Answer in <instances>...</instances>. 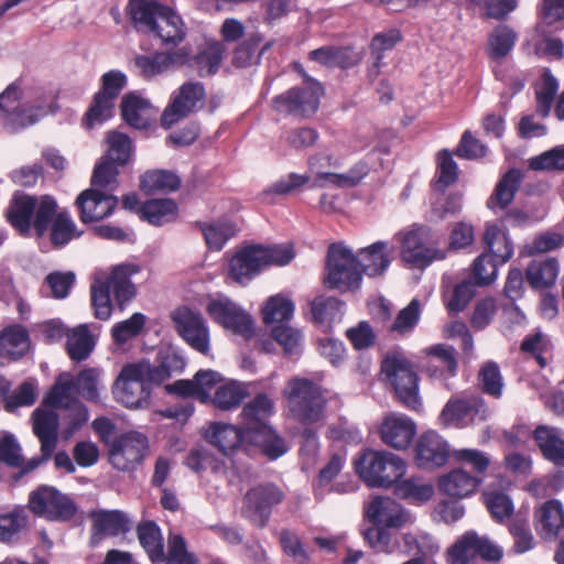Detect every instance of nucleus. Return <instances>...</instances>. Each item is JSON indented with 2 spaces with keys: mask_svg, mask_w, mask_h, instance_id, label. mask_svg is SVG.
<instances>
[{
  "mask_svg": "<svg viewBox=\"0 0 564 564\" xmlns=\"http://www.w3.org/2000/svg\"><path fill=\"white\" fill-rule=\"evenodd\" d=\"M283 397L290 416L302 425H313L324 421L327 397L323 387L306 377H293L288 380Z\"/></svg>",
  "mask_w": 564,
  "mask_h": 564,
  "instance_id": "nucleus-1",
  "label": "nucleus"
},
{
  "mask_svg": "<svg viewBox=\"0 0 564 564\" xmlns=\"http://www.w3.org/2000/svg\"><path fill=\"white\" fill-rule=\"evenodd\" d=\"M56 200L44 195L40 199L28 194L15 195L10 200L6 212L8 223L21 235L30 234L34 228L36 237L41 238L48 230L50 221L56 214Z\"/></svg>",
  "mask_w": 564,
  "mask_h": 564,
  "instance_id": "nucleus-2",
  "label": "nucleus"
},
{
  "mask_svg": "<svg viewBox=\"0 0 564 564\" xmlns=\"http://www.w3.org/2000/svg\"><path fill=\"white\" fill-rule=\"evenodd\" d=\"M359 478L371 488L392 487L406 470L404 460L387 451L366 449L354 460Z\"/></svg>",
  "mask_w": 564,
  "mask_h": 564,
  "instance_id": "nucleus-3",
  "label": "nucleus"
},
{
  "mask_svg": "<svg viewBox=\"0 0 564 564\" xmlns=\"http://www.w3.org/2000/svg\"><path fill=\"white\" fill-rule=\"evenodd\" d=\"M325 271L324 285L328 289L346 292L357 290L361 284L359 259L340 242H334L328 247Z\"/></svg>",
  "mask_w": 564,
  "mask_h": 564,
  "instance_id": "nucleus-4",
  "label": "nucleus"
},
{
  "mask_svg": "<svg viewBox=\"0 0 564 564\" xmlns=\"http://www.w3.org/2000/svg\"><path fill=\"white\" fill-rule=\"evenodd\" d=\"M323 94L322 84L305 75V83L274 96L271 108L281 115L307 119L317 112Z\"/></svg>",
  "mask_w": 564,
  "mask_h": 564,
  "instance_id": "nucleus-5",
  "label": "nucleus"
},
{
  "mask_svg": "<svg viewBox=\"0 0 564 564\" xmlns=\"http://www.w3.org/2000/svg\"><path fill=\"white\" fill-rule=\"evenodd\" d=\"M285 499L284 490L271 481L260 482L249 488L242 497L241 517L258 529H264L273 509Z\"/></svg>",
  "mask_w": 564,
  "mask_h": 564,
  "instance_id": "nucleus-6",
  "label": "nucleus"
},
{
  "mask_svg": "<svg viewBox=\"0 0 564 564\" xmlns=\"http://www.w3.org/2000/svg\"><path fill=\"white\" fill-rule=\"evenodd\" d=\"M381 371L393 387L398 400L410 410L421 406L419 398V376L413 365L401 356H387Z\"/></svg>",
  "mask_w": 564,
  "mask_h": 564,
  "instance_id": "nucleus-7",
  "label": "nucleus"
},
{
  "mask_svg": "<svg viewBox=\"0 0 564 564\" xmlns=\"http://www.w3.org/2000/svg\"><path fill=\"white\" fill-rule=\"evenodd\" d=\"M476 557L485 562L499 563L503 557V550L488 536L469 530L458 536L446 551L448 564H469Z\"/></svg>",
  "mask_w": 564,
  "mask_h": 564,
  "instance_id": "nucleus-8",
  "label": "nucleus"
},
{
  "mask_svg": "<svg viewBox=\"0 0 564 564\" xmlns=\"http://www.w3.org/2000/svg\"><path fill=\"white\" fill-rule=\"evenodd\" d=\"M148 377L139 362L124 365L116 381L117 400L130 409L149 405L151 386L154 383Z\"/></svg>",
  "mask_w": 564,
  "mask_h": 564,
  "instance_id": "nucleus-9",
  "label": "nucleus"
},
{
  "mask_svg": "<svg viewBox=\"0 0 564 564\" xmlns=\"http://www.w3.org/2000/svg\"><path fill=\"white\" fill-rule=\"evenodd\" d=\"M30 510L51 521L66 522L77 513V506L72 498L51 486H41L29 497Z\"/></svg>",
  "mask_w": 564,
  "mask_h": 564,
  "instance_id": "nucleus-10",
  "label": "nucleus"
},
{
  "mask_svg": "<svg viewBox=\"0 0 564 564\" xmlns=\"http://www.w3.org/2000/svg\"><path fill=\"white\" fill-rule=\"evenodd\" d=\"M107 449L113 468L130 471L144 459L149 449V440L143 433L129 431L118 434Z\"/></svg>",
  "mask_w": 564,
  "mask_h": 564,
  "instance_id": "nucleus-11",
  "label": "nucleus"
},
{
  "mask_svg": "<svg viewBox=\"0 0 564 564\" xmlns=\"http://www.w3.org/2000/svg\"><path fill=\"white\" fill-rule=\"evenodd\" d=\"M178 336L194 350L207 356L210 350V335L200 313L187 306H180L171 314Z\"/></svg>",
  "mask_w": 564,
  "mask_h": 564,
  "instance_id": "nucleus-12",
  "label": "nucleus"
},
{
  "mask_svg": "<svg viewBox=\"0 0 564 564\" xmlns=\"http://www.w3.org/2000/svg\"><path fill=\"white\" fill-rule=\"evenodd\" d=\"M431 229L425 226H413L412 229L400 234L401 257L411 268L425 269L434 260H444L446 251L438 248H430L424 245V239Z\"/></svg>",
  "mask_w": 564,
  "mask_h": 564,
  "instance_id": "nucleus-13",
  "label": "nucleus"
},
{
  "mask_svg": "<svg viewBox=\"0 0 564 564\" xmlns=\"http://www.w3.org/2000/svg\"><path fill=\"white\" fill-rule=\"evenodd\" d=\"M119 202V197L112 193L88 187L77 195L74 205L79 221L89 225L111 217L117 210Z\"/></svg>",
  "mask_w": 564,
  "mask_h": 564,
  "instance_id": "nucleus-14",
  "label": "nucleus"
},
{
  "mask_svg": "<svg viewBox=\"0 0 564 564\" xmlns=\"http://www.w3.org/2000/svg\"><path fill=\"white\" fill-rule=\"evenodd\" d=\"M207 313L224 328L250 339L254 335L253 319L239 305L230 300H214L207 304Z\"/></svg>",
  "mask_w": 564,
  "mask_h": 564,
  "instance_id": "nucleus-15",
  "label": "nucleus"
},
{
  "mask_svg": "<svg viewBox=\"0 0 564 564\" xmlns=\"http://www.w3.org/2000/svg\"><path fill=\"white\" fill-rule=\"evenodd\" d=\"M205 97L206 91L202 83H184L164 109L161 116V126L165 129L171 128L181 119L193 113L197 109V104L203 102Z\"/></svg>",
  "mask_w": 564,
  "mask_h": 564,
  "instance_id": "nucleus-16",
  "label": "nucleus"
},
{
  "mask_svg": "<svg viewBox=\"0 0 564 564\" xmlns=\"http://www.w3.org/2000/svg\"><path fill=\"white\" fill-rule=\"evenodd\" d=\"M489 415V408L480 397L466 399H451L441 412L440 419L445 426H460L468 421H485Z\"/></svg>",
  "mask_w": 564,
  "mask_h": 564,
  "instance_id": "nucleus-17",
  "label": "nucleus"
},
{
  "mask_svg": "<svg viewBox=\"0 0 564 564\" xmlns=\"http://www.w3.org/2000/svg\"><path fill=\"white\" fill-rule=\"evenodd\" d=\"M264 270L258 243L238 249L228 261L227 274L232 281L246 285Z\"/></svg>",
  "mask_w": 564,
  "mask_h": 564,
  "instance_id": "nucleus-18",
  "label": "nucleus"
},
{
  "mask_svg": "<svg viewBox=\"0 0 564 564\" xmlns=\"http://www.w3.org/2000/svg\"><path fill=\"white\" fill-rule=\"evenodd\" d=\"M449 456L447 442L436 432H424L415 445V463L424 469L441 467Z\"/></svg>",
  "mask_w": 564,
  "mask_h": 564,
  "instance_id": "nucleus-19",
  "label": "nucleus"
},
{
  "mask_svg": "<svg viewBox=\"0 0 564 564\" xmlns=\"http://www.w3.org/2000/svg\"><path fill=\"white\" fill-rule=\"evenodd\" d=\"M381 441L394 449H406L415 434V423L403 414H390L384 417L379 429Z\"/></svg>",
  "mask_w": 564,
  "mask_h": 564,
  "instance_id": "nucleus-20",
  "label": "nucleus"
},
{
  "mask_svg": "<svg viewBox=\"0 0 564 564\" xmlns=\"http://www.w3.org/2000/svg\"><path fill=\"white\" fill-rule=\"evenodd\" d=\"M139 364L148 373L150 382L158 386L172 376L181 373L186 365L184 357L171 346L158 351L154 365L148 360H141Z\"/></svg>",
  "mask_w": 564,
  "mask_h": 564,
  "instance_id": "nucleus-21",
  "label": "nucleus"
},
{
  "mask_svg": "<svg viewBox=\"0 0 564 564\" xmlns=\"http://www.w3.org/2000/svg\"><path fill=\"white\" fill-rule=\"evenodd\" d=\"M205 438L224 455H229L240 447L248 451L247 431L223 422H214L205 433Z\"/></svg>",
  "mask_w": 564,
  "mask_h": 564,
  "instance_id": "nucleus-22",
  "label": "nucleus"
},
{
  "mask_svg": "<svg viewBox=\"0 0 564 564\" xmlns=\"http://www.w3.org/2000/svg\"><path fill=\"white\" fill-rule=\"evenodd\" d=\"M33 433L41 443V452L52 457L58 441V414L53 410L36 408L32 413Z\"/></svg>",
  "mask_w": 564,
  "mask_h": 564,
  "instance_id": "nucleus-23",
  "label": "nucleus"
},
{
  "mask_svg": "<svg viewBox=\"0 0 564 564\" xmlns=\"http://www.w3.org/2000/svg\"><path fill=\"white\" fill-rule=\"evenodd\" d=\"M394 247L388 241H376L356 254L362 274L370 278L382 275L391 264Z\"/></svg>",
  "mask_w": 564,
  "mask_h": 564,
  "instance_id": "nucleus-24",
  "label": "nucleus"
},
{
  "mask_svg": "<svg viewBox=\"0 0 564 564\" xmlns=\"http://www.w3.org/2000/svg\"><path fill=\"white\" fill-rule=\"evenodd\" d=\"M365 516L373 525L378 527L398 529L405 523V516L401 506L389 497H375L366 506Z\"/></svg>",
  "mask_w": 564,
  "mask_h": 564,
  "instance_id": "nucleus-25",
  "label": "nucleus"
},
{
  "mask_svg": "<svg viewBox=\"0 0 564 564\" xmlns=\"http://www.w3.org/2000/svg\"><path fill=\"white\" fill-rule=\"evenodd\" d=\"M90 519L93 541L126 534L131 528L129 518L121 510H96L90 513Z\"/></svg>",
  "mask_w": 564,
  "mask_h": 564,
  "instance_id": "nucleus-26",
  "label": "nucleus"
},
{
  "mask_svg": "<svg viewBox=\"0 0 564 564\" xmlns=\"http://www.w3.org/2000/svg\"><path fill=\"white\" fill-rule=\"evenodd\" d=\"M308 59L328 68L348 69L361 62V54L351 46L325 45L311 51Z\"/></svg>",
  "mask_w": 564,
  "mask_h": 564,
  "instance_id": "nucleus-27",
  "label": "nucleus"
},
{
  "mask_svg": "<svg viewBox=\"0 0 564 564\" xmlns=\"http://www.w3.org/2000/svg\"><path fill=\"white\" fill-rule=\"evenodd\" d=\"M273 413L272 399L267 393L260 392L243 405L240 413L241 426L247 431V435H250L269 426L268 420Z\"/></svg>",
  "mask_w": 564,
  "mask_h": 564,
  "instance_id": "nucleus-28",
  "label": "nucleus"
},
{
  "mask_svg": "<svg viewBox=\"0 0 564 564\" xmlns=\"http://www.w3.org/2000/svg\"><path fill=\"white\" fill-rule=\"evenodd\" d=\"M165 7L156 0H129L127 14L138 32L150 35Z\"/></svg>",
  "mask_w": 564,
  "mask_h": 564,
  "instance_id": "nucleus-29",
  "label": "nucleus"
},
{
  "mask_svg": "<svg viewBox=\"0 0 564 564\" xmlns=\"http://www.w3.org/2000/svg\"><path fill=\"white\" fill-rule=\"evenodd\" d=\"M186 33L187 29L181 15L166 6L150 35L160 39L163 46L175 47L185 40Z\"/></svg>",
  "mask_w": 564,
  "mask_h": 564,
  "instance_id": "nucleus-30",
  "label": "nucleus"
},
{
  "mask_svg": "<svg viewBox=\"0 0 564 564\" xmlns=\"http://www.w3.org/2000/svg\"><path fill=\"white\" fill-rule=\"evenodd\" d=\"M481 482V477L457 468L440 478L438 488L449 497L462 499L475 494Z\"/></svg>",
  "mask_w": 564,
  "mask_h": 564,
  "instance_id": "nucleus-31",
  "label": "nucleus"
},
{
  "mask_svg": "<svg viewBox=\"0 0 564 564\" xmlns=\"http://www.w3.org/2000/svg\"><path fill=\"white\" fill-rule=\"evenodd\" d=\"M140 271L137 264L123 263L115 267L106 281L116 301L122 305L135 296L137 290L131 282V276Z\"/></svg>",
  "mask_w": 564,
  "mask_h": 564,
  "instance_id": "nucleus-32",
  "label": "nucleus"
},
{
  "mask_svg": "<svg viewBox=\"0 0 564 564\" xmlns=\"http://www.w3.org/2000/svg\"><path fill=\"white\" fill-rule=\"evenodd\" d=\"M522 180L523 174L520 170H508L496 184L492 194L487 200V207L491 210L506 209L512 203Z\"/></svg>",
  "mask_w": 564,
  "mask_h": 564,
  "instance_id": "nucleus-33",
  "label": "nucleus"
},
{
  "mask_svg": "<svg viewBox=\"0 0 564 564\" xmlns=\"http://www.w3.org/2000/svg\"><path fill=\"white\" fill-rule=\"evenodd\" d=\"M536 529L546 539H554L564 529V509L557 499L545 501L534 513Z\"/></svg>",
  "mask_w": 564,
  "mask_h": 564,
  "instance_id": "nucleus-34",
  "label": "nucleus"
},
{
  "mask_svg": "<svg viewBox=\"0 0 564 564\" xmlns=\"http://www.w3.org/2000/svg\"><path fill=\"white\" fill-rule=\"evenodd\" d=\"M427 358L426 370L431 376L442 377L445 373L455 376L457 358L454 347L446 344H436L425 349Z\"/></svg>",
  "mask_w": 564,
  "mask_h": 564,
  "instance_id": "nucleus-35",
  "label": "nucleus"
},
{
  "mask_svg": "<svg viewBox=\"0 0 564 564\" xmlns=\"http://www.w3.org/2000/svg\"><path fill=\"white\" fill-rule=\"evenodd\" d=\"M182 180L173 171L149 170L140 176V189L147 195L167 194L181 187Z\"/></svg>",
  "mask_w": 564,
  "mask_h": 564,
  "instance_id": "nucleus-36",
  "label": "nucleus"
},
{
  "mask_svg": "<svg viewBox=\"0 0 564 564\" xmlns=\"http://www.w3.org/2000/svg\"><path fill=\"white\" fill-rule=\"evenodd\" d=\"M485 252L495 261L505 264L513 254V246L509 237L496 224H487L482 237Z\"/></svg>",
  "mask_w": 564,
  "mask_h": 564,
  "instance_id": "nucleus-37",
  "label": "nucleus"
},
{
  "mask_svg": "<svg viewBox=\"0 0 564 564\" xmlns=\"http://www.w3.org/2000/svg\"><path fill=\"white\" fill-rule=\"evenodd\" d=\"M50 242L55 249H62L72 240L82 237L83 231L78 229L68 212H57L50 221Z\"/></svg>",
  "mask_w": 564,
  "mask_h": 564,
  "instance_id": "nucleus-38",
  "label": "nucleus"
},
{
  "mask_svg": "<svg viewBox=\"0 0 564 564\" xmlns=\"http://www.w3.org/2000/svg\"><path fill=\"white\" fill-rule=\"evenodd\" d=\"M248 451L258 447L269 459H276L286 453L285 441L272 429L271 425L247 435Z\"/></svg>",
  "mask_w": 564,
  "mask_h": 564,
  "instance_id": "nucleus-39",
  "label": "nucleus"
},
{
  "mask_svg": "<svg viewBox=\"0 0 564 564\" xmlns=\"http://www.w3.org/2000/svg\"><path fill=\"white\" fill-rule=\"evenodd\" d=\"M178 206L172 198H152L142 204L141 218L153 226H162L176 219Z\"/></svg>",
  "mask_w": 564,
  "mask_h": 564,
  "instance_id": "nucleus-40",
  "label": "nucleus"
},
{
  "mask_svg": "<svg viewBox=\"0 0 564 564\" xmlns=\"http://www.w3.org/2000/svg\"><path fill=\"white\" fill-rule=\"evenodd\" d=\"M508 532L513 540L510 550L512 553L523 554L536 546V540L527 514L519 512L513 516L508 523Z\"/></svg>",
  "mask_w": 564,
  "mask_h": 564,
  "instance_id": "nucleus-41",
  "label": "nucleus"
},
{
  "mask_svg": "<svg viewBox=\"0 0 564 564\" xmlns=\"http://www.w3.org/2000/svg\"><path fill=\"white\" fill-rule=\"evenodd\" d=\"M517 32L507 24H498L488 35L487 54L492 61H501L513 50Z\"/></svg>",
  "mask_w": 564,
  "mask_h": 564,
  "instance_id": "nucleus-42",
  "label": "nucleus"
},
{
  "mask_svg": "<svg viewBox=\"0 0 564 564\" xmlns=\"http://www.w3.org/2000/svg\"><path fill=\"white\" fill-rule=\"evenodd\" d=\"M95 347V340L86 324L78 325L66 337V351L74 361H83L89 357Z\"/></svg>",
  "mask_w": 564,
  "mask_h": 564,
  "instance_id": "nucleus-43",
  "label": "nucleus"
},
{
  "mask_svg": "<svg viewBox=\"0 0 564 564\" xmlns=\"http://www.w3.org/2000/svg\"><path fill=\"white\" fill-rule=\"evenodd\" d=\"M137 535L151 563L159 564L163 556L164 543L160 527L154 521H143L137 527Z\"/></svg>",
  "mask_w": 564,
  "mask_h": 564,
  "instance_id": "nucleus-44",
  "label": "nucleus"
},
{
  "mask_svg": "<svg viewBox=\"0 0 564 564\" xmlns=\"http://www.w3.org/2000/svg\"><path fill=\"white\" fill-rule=\"evenodd\" d=\"M225 45L214 42L206 48L191 56V68L195 69L200 77L215 75L223 62Z\"/></svg>",
  "mask_w": 564,
  "mask_h": 564,
  "instance_id": "nucleus-45",
  "label": "nucleus"
},
{
  "mask_svg": "<svg viewBox=\"0 0 564 564\" xmlns=\"http://www.w3.org/2000/svg\"><path fill=\"white\" fill-rule=\"evenodd\" d=\"M263 42V35L259 32L249 34L239 42L232 51L231 64L236 68H248L259 65V45Z\"/></svg>",
  "mask_w": 564,
  "mask_h": 564,
  "instance_id": "nucleus-46",
  "label": "nucleus"
},
{
  "mask_svg": "<svg viewBox=\"0 0 564 564\" xmlns=\"http://www.w3.org/2000/svg\"><path fill=\"white\" fill-rule=\"evenodd\" d=\"M312 319L315 324L325 325L341 318L344 302L335 296L318 295L311 302Z\"/></svg>",
  "mask_w": 564,
  "mask_h": 564,
  "instance_id": "nucleus-47",
  "label": "nucleus"
},
{
  "mask_svg": "<svg viewBox=\"0 0 564 564\" xmlns=\"http://www.w3.org/2000/svg\"><path fill=\"white\" fill-rule=\"evenodd\" d=\"M29 334L22 326H10L0 334V348L3 355L12 360H18L25 355L29 349Z\"/></svg>",
  "mask_w": 564,
  "mask_h": 564,
  "instance_id": "nucleus-48",
  "label": "nucleus"
},
{
  "mask_svg": "<svg viewBox=\"0 0 564 564\" xmlns=\"http://www.w3.org/2000/svg\"><path fill=\"white\" fill-rule=\"evenodd\" d=\"M553 348L552 340L541 332L527 335L520 345L521 351L531 355L540 368L553 359Z\"/></svg>",
  "mask_w": 564,
  "mask_h": 564,
  "instance_id": "nucleus-49",
  "label": "nucleus"
},
{
  "mask_svg": "<svg viewBox=\"0 0 564 564\" xmlns=\"http://www.w3.org/2000/svg\"><path fill=\"white\" fill-rule=\"evenodd\" d=\"M458 165L453 159V154L444 149L437 153V164L435 177L432 182L434 191L444 193L447 187L455 184L458 180Z\"/></svg>",
  "mask_w": 564,
  "mask_h": 564,
  "instance_id": "nucleus-50",
  "label": "nucleus"
},
{
  "mask_svg": "<svg viewBox=\"0 0 564 564\" xmlns=\"http://www.w3.org/2000/svg\"><path fill=\"white\" fill-rule=\"evenodd\" d=\"M528 283L534 289H545L554 284L558 275V262L554 258L533 261L525 272Z\"/></svg>",
  "mask_w": 564,
  "mask_h": 564,
  "instance_id": "nucleus-51",
  "label": "nucleus"
},
{
  "mask_svg": "<svg viewBox=\"0 0 564 564\" xmlns=\"http://www.w3.org/2000/svg\"><path fill=\"white\" fill-rule=\"evenodd\" d=\"M394 488L395 495L410 502L422 505L429 501L434 495V487L420 478L411 477L402 481H397Z\"/></svg>",
  "mask_w": 564,
  "mask_h": 564,
  "instance_id": "nucleus-52",
  "label": "nucleus"
},
{
  "mask_svg": "<svg viewBox=\"0 0 564 564\" xmlns=\"http://www.w3.org/2000/svg\"><path fill=\"white\" fill-rule=\"evenodd\" d=\"M149 108L150 105L145 99L132 93L126 95L120 105L122 119L135 129L148 127L149 119L145 117V112Z\"/></svg>",
  "mask_w": 564,
  "mask_h": 564,
  "instance_id": "nucleus-53",
  "label": "nucleus"
},
{
  "mask_svg": "<svg viewBox=\"0 0 564 564\" xmlns=\"http://www.w3.org/2000/svg\"><path fill=\"white\" fill-rule=\"evenodd\" d=\"M29 517L23 508H14L0 513V542L13 543L19 540L21 532L28 527Z\"/></svg>",
  "mask_w": 564,
  "mask_h": 564,
  "instance_id": "nucleus-54",
  "label": "nucleus"
},
{
  "mask_svg": "<svg viewBox=\"0 0 564 564\" xmlns=\"http://www.w3.org/2000/svg\"><path fill=\"white\" fill-rule=\"evenodd\" d=\"M108 150L105 160L113 162L117 166H124L132 156V140L126 133L109 131L107 133Z\"/></svg>",
  "mask_w": 564,
  "mask_h": 564,
  "instance_id": "nucleus-55",
  "label": "nucleus"
},
{
  "mask_svg": "<svg viewBox=\"0 0 564 564\" xmlns=\"http://www.w3.org/2000/svg\"><path fill=\"white\" fill-rule=\"evenodd\" d=\"M247 397L248 390L243 383L230 381L216 389L212 401L219 410H231L238 408Z\"/></svg>",
  "mask_w": 564,
  "mask_h": 564,
  "instance_id": "nucleus-56",
  "label": "nucleus"
},
{
  "mask_svg": "<svg viewBox=\"0 0 564 564\" xmlns=\"http://www.w3.org/2000/svg\"><path fill=\"white\" fill-rule=\"evenodd\" d=\"M476 239L475 227L470 221L460 220L449 227L448 243L444 251L456 253L469 250Z\"/></svg>",
  "mask_w": 564,
  "mask_h": 564,
  "instance_id": "nucleus-57",
  "label": "nucleus"
},
{
  "mask_svg": "<svg viewBox=\"0 0 564 564\" xmlns=\"http://www.w3.org/2000/svg\"><path fill=\"white\" fill-rule=\"evenodd\" d=\"M116 101L96 93L90 106L83 117V126L86 129H93L97 124H102L113 116Z\"/></svg>",
  "mask_w": 564,
  "mask_h": 564,
  "instance_id": "nucleus-58",
  "label": "nucleus"
},
{
  "mask_svg": "<svg viewBox=\"0 0 564 564\" xmlns=\"http://www.w3.org/2000/svg\"><path fill=\"white\" fill-rule=\"evenodd\" d=\"M118 176L119 166L113 164V162L102 159L94 167L90 177V187H95L98 191H107L108 193L113 194V192L119 186Z\"/></svg>",
  "mask_w": 564,
  "mask_h": 564,
  "instance_id": "nucleus-59",
  "label": "nucleus"
},
{
  "mask_svg": "<svg viewBox=\"0 0 564 564\" xmlns=\"http://www.w3.org/2000/svg\"><path fill=\"white\" fill-rule=\"evenodd\" d=\"M261 312L264 324L282 323L292 318L294 304L290 299L278 294L267 300Z\"/></svg>",
  "mask_w": 564,
  "mask_h": 564,
  "instance_id": "nucleus-60",
  "label": "nucleus"
},
{
  "mask_svg": "<svg viewBox=\"0 0 564 564\" xmlns=\"http://www.w3.org/2000/svg\"><path fill=\"white\" fill-rule=\"evenodd\" d=\"M197 564V556L187 550L185 539L181 534L170 535L167 551L159 558V564Z\"/></svg>",
  "mask_w": 564,
  "mask_h": 564,
  "instance_id": "nucleus-61",
  "label": "nucleus"
},
{
  "mask_svg": "<svg viewBox=\"0 0 564 564\" xmlns=\"http://www.w3.org/2000/svg\"><path fill=\"white\" fill-rule=\"evenodd\" d=\"M482 498L486 508L496 522L502 523L505 520L511 519L514 507L507 494L497 490L486 491L482 494Z\"/></svg>",
  "mask_w": 564,
  "mask_h": 564,
  "instance_id": "nucleus-62",
  "label": "nucleus"
},
{
  "mask_svg": "<svg viewBox=\"0 0 564 564\" xmlns=\"http://www.w3.org/2000/svg\"><path fill=\"white\" fill-rule=\"evenodd\" d=\"M36 383L34 380H25L8 397L4 398L6 412L13 413L22 406H31L36 401Z\"/></svg>",
  "mask_w": 564,
  "mask_h": 564,
  "instance_id": "nucleus-63",
  "label": "nucleus"
},
{
  "mask_svg": "<svg viewBox=\"0 0 564 564\" xmlns=\"http://www.w3.org/2000/svg\"><path fill=\"white\" fill-rule=\"evenodd\" d=\"M478 381L481 391L495 399L502 395L503 382L498 365L487 361L479 370Z\"/></svg>",
  "mask_w": 564,
  "mask_h": 564,
  "instance_id": "nucleus-64",
  "label": "nucleus"
}]
</instances>
